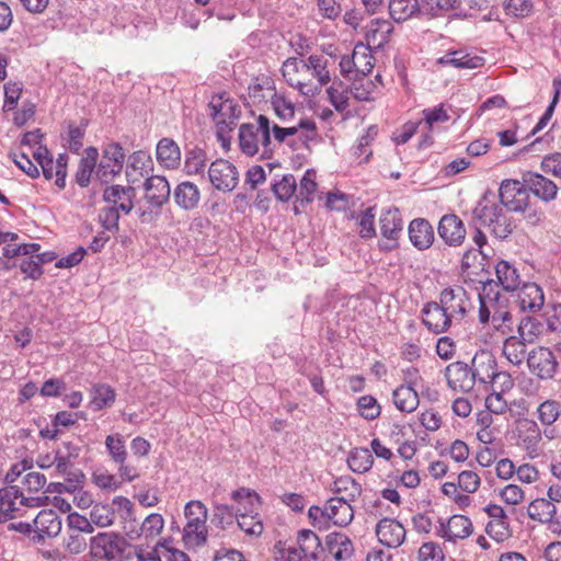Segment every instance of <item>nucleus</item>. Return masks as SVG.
Segmentation results:
<instances>
[{
  "label": "nucleus",
  "instance_id": "obj_23",
  "mask_svg": "<svg viewBox=\"0 0 561 561\" xmlns=\"http://www.w3.org/2000/svg\"><path fill=\"white\" fill-rule=\"evenodd\" d=\"M409 238L415 248L426 250L434 242V229L426 219H414L409 226Z\"/></svg>",
  "mask_w": 561,
  "mask_h": 561
},
{
  "label": "nucleus",
  "instance_id": "obj_24",
  "mask_svg": "<svg viewBox=\"0 0 561 561\" xmlns=\"http://www.w3.org/2000/svg\"><path fill=\"white\" fill-rule=\"evenodd\" d=\"M35 533L39 539L45 537H55L61 530V520L53 510H43L33 520Z\"/></svg>",
  "mask_w": 561,
  "mask_h": 561
},
{
  "label": "nucleus",
  "instance_id": "obj_35",
  "mask_svg": "<svg viewBox=\"0 0 561 561\" xmlns=\"http://www.w3.org/2000/svg\"><path fill=\"white\" fill-rule=\"evenodd\" d=\"M98 157L99 151L96 148L89 147L85 149V156L81 158L76 172V182L79 186L87 187L89 185Z\"/></svg>",
  "mask_w": 561,
  "mask_h": 561
},
{
  "label": "nucleus",
  "instance_id": "obj_1",
  "mask_svg": "<svg viewBox=\"0 0 561 561\" xmlns=\"http://www.w3.org/2000/svg\"><path fill=\"white\" fill-rule=\"evenodd\" d=\"M323 56L311 55L306 60L295 57L283 62L282 75L286 82L304 95H313L331 80Z\"/></svg>",
  "mask_w": 561,
  "mask_h": 561
},
{
  "label": "nucleus",
  "instance_id": "obj_2",
  "mask_svg": "<svg viewBox=\"0 0 561 561\" xmlns=\"http://www.w3.org/2000/svg\"><path fill=\"white\" fill-rule=\"evenodd\" d=\"M254 124H242L239 128V146L247 156L260 153L264 158H270L273 153L271 141V122L260 115Z\"/></svg>",
  "mask_w": 561,
  "mask_h": 561
},
{
  "label": "nucleus",
  "instance_id": "obj_11",
  "mask_svg": "<svg viewBox=\"0 0 561 561\" xmlns=\"http://www.w3.org/2000/svg\"><path fill=\"white\" fill-rule=\"evenodd\" d=\"M445 378L447 386L457 392H469L476 385L470 365L461 360L446 366Z\"/></svg>",
  "mask_w": 561,
  "mask_h": 561
},
{
  "label": "nucleus",
  "instance_id": "obj_41",
  "mask_svg": "<svg viewBox=\"0 0 561 561\" xmlns=\"http://www.w3.org/2000/svg\"><path fill=\"white\" fill-rule=\"evenodd\" d=\"M206 151L197 146L186 150L184 171L187 175L204 174L207 164Z\"/></svg>",
  "mask_w": 561,
  "mask_h": 561
},
{
  "label": "nucleus",
  "instance_id": "obj_3",
  "mask_svg": "<svg viewBox=\"0 0 561 561\" xmlns=\"http://www.w3.org/2000/svg\"><path fill=\"white\" fill-rule=\"evenodd\" d=\"M473 217L499 240H506L514 231L515 225L507 211L496 203H479L473 209Z\"/></svg>",
  "mask_w": 561,
  "mask_h": 561
},
{
  "label": "nucleus",
  "instance_id": "obj_29",
  "mask_svg": "<svg viewBox=\"0 0 561 561\" xmlns=\"http://www.w3.org/2000/svg\"><path fill=\"white\" fill-rule=\"evenodd\" d=\"M325 547L335 561H346L354 552L351 539L342 533H331L325 537Z\"/></svg>",
  "mask_w": 561,
  "mask_h": 561
},
{
  "label": "nucleus",
  "instance_id": "obj_52",
  "mask_svg": "<svg viewBox=\"0 0 561 561\" xmlns=\"http://www.w3.org/2000/svg\"><path fill=\"white\" fill-rule=\"evenodd\" d=\"M105 447L114 462L123 465L127 458L125 440L121 434L108 435L105 438Z\"/></svg>",
  "mask_w": 561,
  "mask_h": 561
},
{
  "label": "nucleus",
  "instance_id": "obj_57",
  "mask_svg": "<svg viewBox=\"0 0 561 561\" xmlns=\"http://www.w3.org/2000/svg\"><path fill=\"white\" fill-rule=\"evenodd\" d=\"M357 409L360 415L369 421L377 419L380 415L381 408L373 396H363L357 400Z\"/></svg>",
  "mask_w": 561,
  "mask_h": 561
},
{
  "label": "nucleus",
  "instance_id": "obj_59",
  "mask_svg": "<svg viewBox=\"0 0 561 561\" xmlns=\"http://www.w3.org/2000/svg\"><path fill=\"white\" fill-rule=\"evenodd\" d=\"M272 105L275 114L282 122H287L295 115V105L284 95L274 94L272 98Z\"/></svg>",
  "mask_w": 561,
  "mask_h": 561
},
{
  "label": "nucleus",
  "instance_id": "obj_58",
  "mask_svg": "<svg viewBox=\"0 0 561 561\" xmlns=\"http://www.w3.org/2000/svg\"><path fill=\"white\" fill-rule=\"evenodd\" d=\"M538 417L545 425L553 424L561 414L560 405L554 400H547L538 407Z\"/></svg>",
  "mask_w": 561,
  "mask_h": 561
},
{
  "label": "nucleus",
  "instance_id": "obj_22",
  "mask_svg": "<svg viewBox=\"0 0 561 561\" xmlns=\"http://www.w3.org/2000/svg\"><path fill=\"white\" fill-rule=\"evenodd\" d=\"M271 130L273 131L275 140L279 144L284 142L287 137L298 134L299 140L307 142L316 135V124L310 119H300L297 126L279 127L276 124L271 125Z\"/></svg>",
  "mask_w": 561,
  "mask_h": 561
},
{
  "label": "nucleus",
  "instance_id": "obj_10",
  "mask_svg": "<svg viewBox=\"0 0 561 561\" xmlns=\"http://www.w3.org/2000/svg\"><path fill=\"white\" fill-rule=\"evenodd\" d=\"M380 233L387 241H380L379 248L382 251H391L397 248L398 239L403 229L402 218L397 208L383 211L379 219Z\"/></svg>",
  "mask_w": 561,
  "mask_h": 561
},
{
  "label": "nucleus",
  "instance_id": "obj_25",
  "mask_svg": "<svg viewBox=\"0 0 561 561\" xmlns=\"http://www.w3.org/2000/svg\"><path fill=\"white\" fill-rule=\"evenodd\" d=\"M392 31L393 25L388 20L375 19L370 21L366 33L367 45L376 49L382 48L389 42Z\"/></svg>",
  "mask_w": 561,
  "mask_h": 561
},
{
  "label": "nucleus",
  "instance_id": "obj_16",
  "mask_svg": "<svg viewBox=\"0 0 561 561\" xmlns=\"http://www.w3.org/2000/svg\"><path fill=\"white\" fill-rule=\"evenodd\" d=\"M145 199L152 206L160 208L170 198V184L164 176L152 175L148 178L144 184Z\"/></svg>",
  "mask_w": 561,
  "mask_h": 561
},
{
  "label": "nucleus",
  "instance_id": "obj_39",
  "mask_svg": "<svg viewBox=\"0 0 561 561\" xmlns=\"http://www.w3.org/2000/svg\"><path fill=\"white\" fill-rule=\"evenodd\" d=\"M240 507H233L227 504H214L210 523L219 529H228L237 520V514Z\"/></svg>",
  "mask_w": 561,
  "mask_h": 561
},
{
  "label": "nucleus",
  "instance_id": "obj_33",
  "mask_svg": "<svg viewBox=\"0 0 561 561\" xmlns=\"http://www.w3.org/2000/svg\"><path fill=\"white\" fill-rule=\"evenodd\" d=\"M392 399L396 408L405 413H412L419 407V394L411 385H401L393 390Z\"/></svg>",
  "mask_w": 561,
  "mask_h": 561
},
{
  "label": "nucleus",
  "instance_id": "obj_53",
  "mask_svg": "<svg viewBox=\"0 0 561 561\" xmlns=\"http://www.w3.org/2000/svg\"><path fill=\"white\" fill-rule=\"evenodd\" d=\"M274 550L276 561H310L299 545L287 546L285 542L278 541Z\"/></svg>",
  "mask_w": 561,
  "mask_h": 561
},
{
  "label": "nucleus",
  "instance_id": "obj_54",
  "mask_svg": "<svg viewBox=\"0 0 561 561\" xmlns=\"http://www.w3.org/2000/svg\"><path fill=\"white\" fill-rule=\"evenodd\" d=\"M272 190L282 202L290 199L297 191V182L293 174H285L279 181L273 183Z\"/></svg>",
  "mask_w": 561,
  "mask_h": 561
},
{
  "label": "nucleus",
  "instance_id": "obj_37",
  "mask_svg": "<svg viewBox=\"0 0 561 561\" xmlns=\"http://www.w3.org/2000/svg\"><path fill=\"white\" fill-rule=\"evenodd\" d=\"M388 7L396 22H404L421 12L419 0H390Z\"/></svg>",
  "mask_w": 561,
  "mask_h": 561
},
{
  "label": "nucleus",
  "instance_id": "obj_44",
  "mask_svg": "<svg viewBox=\"0 0 561 561\" xmlns=\"http://www.w3.org/2000/svg\"><path fill=\"white\" fill-rule=\"evenodd\" d=\"M495 287L493 280H490L483 285L482 291L478 294L480 301L479 321L481 323H488L491 320L492 308L496 305V296L493 295Z\"/></svg>",
  "mask_w": 561,
  "mask_h": 561
},
{
  "label": "nucleus",
  "instance_id": "obj_40",
  "mask_svg": "<svg viewBox=\"0 0 561 561\" xmlns=\"http://www.w3.org/2000/svg\"><path fill=\"white\" fill-rule=\"evenodd\" d=\"M237 515L236 522L244 534L259 537L263 533V523L260 519L256 510L253 513H250L248 507H240Z\"/></svg>",
  "mask_w": 561,
  "mask_h": 561
},
{
  "label": "nucleus",
  "instance_id": "obj_5",
  "mask_svg": "<svg viewBox=\"0 0 561 561\" xmlns=\"http://www.w3.org/2000/svg\"><path fill=\"white\" fill-rule=\"evenodd\" d=\"M439 304L451 322L462 320L472 308L468 293L461 286L448 287L442 290Z\"/></svg>",
  "mask_w": 561,
  "mask_h": 561
},
{
  "label": "nucleus",
  "instance_id": "obj_30",
  "mask_svg": "<svg viewBox=\"0 0 561 561\" xmlns=\"http://www.w3.org/2000/svg\"><path fill=\"white\" fill-rule=\"evenodd\" d=\"M325 516L333 522L334 525L345 527L354 518V510L351 503L330 499L325 504Z\"/></svg>",
  "mask_w": 561,
  "mask_h": 561
},
{
  "label": "nucleus",
  "instance_id": "obj_47",
  "mask_svg": "<svg viewBox=\"0 0 561 561\" xmlns=\"http://www.w3.org/2000/svg\"><path fill=\"white\" fill-rule=\"evenodd\" d=\"M64 449L56 450L54 458L56 471L59 474H68L71 466V460L79 456V448L70 442L62 444Z\"/></svg>",
  "mask_w": 561,
  "mask_h": 561
},
{
  "label": "nucleus",
  "instance_id": "obj_63",
  "mask_svg": "<svg viewBox=\"0 0 561 561\" xmlns=\"http://www.w3.org/2000/svg\"><path fill=\"white\" fill-rule=\"evenodd\" d=\"M85 134L84 126L69 124L68 126V148L71 152L79 153L83 147V138Z\"/></svg>",
  "mask_w": 561,
  "mask_h": 561
},
{
  "label": "nucleus",
  "instance_id": "obj_46",
  "mask_svg": "<svg viewBox=\"0 0 561 561\" xmlns=\"http://www.w3.org/2000/svg\"><path fill=\"white\" fill-rule=\"evenodd\" d=\"M527 513L533 520L548 523L553 518L556 514V506L549 500L536 499L530 502Z\"/></svg>",
  "mask_w": 561,
  "mask_h": 561
},
{
  "label": "nucleus",
  "instance_id": "obj_43",
  "mask_svg": "<svg viewBox=\"0 0 561 561\" xmlns=\"http://www.w3.org/2000/svg\"><path fill=\"white\" fill-rule=\"evenodd\" d=\"M297 545L310 561L317 560L322 551L319 537L310 529H302L298 533Z\"/></svg>",
  "mask_w": 561,
  "mask_h": 561
},
{
  "label": "nucleus",
  "instance_id": "obj_60",
  "mask_svg": "<svg viewBox=\"0 0 561 561\" xmlns=\"http://www.w3.org/2000/svg\"><path fill=\"white\" fill-rule=\"evenodd\" d=\"M142 535L146 539L159 536L164 527V519L158 513L149 514L141 523Z\"/></svg>",
  "mask_w": 561,
  "mask_h": 561
},
{
  "label": "nucleus",
  "instance_id": "obj_61",
  "mask_svg": "<svg viewBox=\"0 0 561 561\" xmlns=\"http://www.w3.org/2000/svg\"><path fill=\"white\" fill-rule=\"evenodd\" d=\"M90 519L99 527H107L113 524L114 512L106 505L96 504L90 512Z\"/></svg>",
  "mask_w": 561,
  "mask_h": 561
},
{
  "label": "nucleus",
  "instance_id": "obj_7",
  "mask_svg": "<svg viewBox=\"0 0 561 561\" xmlns=\"http://www.w3.org/2000/svg\"><path fill=\"white\" fill-rule=\"evenodd\" d=\"M527 191L524 180H504L499 188L500 205L511 211H525L529 199Z\"/></svg>",
  "mask_w": 561,
  "mask_h": 561
},
{
  "label": "nucleus",
  "instance_id": "obj_9",
  "mask_svg": "<svg viewBox=\"0 0 561 561\" xmlns=\"http://www.w3.org/2000/svg\"><path fill=\"white\" fill-rule=\"evenodd\" d=\"M125 162V153L117 142L108 144L104 150L102 160L96 170V176L107 183L123 170Z\"/></svg>",
  "mask_w": 561,
  "mask_h": 561
},
{
  "label": "nucleus",
  "instance_id": "obj_49",
  "mask_svg": "<svg viewBox=\"0 0 561 561\" xmlns=\"http://www.w3.org/2000/svg\"><path fill=\"white\" fill-rule=\"evenodd\" d=\"M317 186L314 171L308 170L300 180L299 187L296 191L298 192L296 195L297 201H299L302 206L312 202Z\"/></svg>",
  "mask_w": 561,
  "mask_h": 561
},
{
  "label": "nucleus",
  "instance_id": "obj_55",
  "mask_svg": "<svg viewBox=\"0 0 561 561\" xmlns=\"http://www.w3.org/2000/svg\"><path fill=\"white\" fill-rule=\"evenodd\" d=\"M541 324L533 317H525L517 327V337L531 344L540 333Z\"/></svg>",
  "mask_w": 561,
  "mask_h": 561
},
{
  "label": "nucleus",
  "instance_id": "obj_14",
  "mask_svg": "<svg viewBox=\"0 0 561 561\" xmlns=\"http://www.w3.org/2000/svg\"><path fill=\"white\" fill-rule=\"evenodd\" d=\"M376 535L383 546L398 548L405 539V528L397 519L385 517L377 524Z\"/></svg>",
  "mask_w": 561,
  "mask_h": 561
},
{
  "label": "nucleus",
  "instance_id": "obj_34",
  "mask_svg": "<svg viewBox=\"0 0 561 561\" xmlns=\"http://www.w3.org/2000/svg\"><path fill=\"white\" fill-rule=\"evenodd\" d=\"M332 491L339 496V501L354 502L362 494V485L352 477L344 476L334 480Z\"/></svg>",
  "mask_w": 561,
  "mask_h": 561
},
{
  "label": "nucleus",
  "instance_id": "obj_28",
  "mask_svg": "<svg viewBox=\"0 0 561 561\" xmlns=\"http://www.w3.org/2000/svg\"><path fill=\"white\" fill-rule=\"evenodd\" d=\"M175 204L184 210L195 209L201 201V192L196 184L190 181L181 182L173 192Z\"/></svg>",
  "mask_w": 561,
  "mask_h": 561
},
{
  "label": "nucleus",
  "instance_id": "obj_27",
  "mask_svg": "<svg viewBox=\"0 0 561 561\" xmlns=\"http://www.w3.org/2000/svg\"><path fill=\"white\" fill-rule=\"evenodd\" d=\"M495 275L497 282L494 283L496 287L500 285L505 291H514L520 287L522 277L517 267L508 261L501 260L495 265Z\"/></svg>",
  "mask_w": 561,
  "mask_h": 561
},
{
  "label": "nucleus",
  "instance_id": "obj_19",
  "mask_svg": "<svg viewBox=\"0 0 561 561\" xmlns=\"http://www.w3.org/2000/svg\"><path fill=\"white\" fill-rule=\"evenodd\" d=\"M473 531L471 520L463 515H454L446 523L439 525V535L449 540L468 538Z\"/></svg>",
  "mask_w": 561,
  "mask_h": 561
},
{
  "label": "nucleus",
  "instance_id": "obj_38",
  "mask_svg": "<svg viewBox=\"0 0 561 561\" xmlns=\"http://www.w3.org/2000/svg\"><path fill=\"white\" fill-rule=\"evenodd\" d=\"M368 45L357 44L351 56V61L354 65V70L357 76H367L374 68V57L370 53Z\"/></svg>",
  "mask_w": 561,
  "mask_h": 561
},
{
  "label": "nucleus",
  "instance_id": "obj_15",
  "mask_svg": "<svg viewBox=\"0 0 561 561\" xmlns=\"http://www.w3.org/2000/svg\"><path fill=\"white\" fill-rule=\"evenodd\" d=\"M523 180L525 182V186L536 197L543 202H551L556 199L558 194V186L553 181L536 172L524 173Z\"/></svg>",
  "mask_w": 561,
  "mask_h": 561
},
{
  "label": "nucleus",
  "instance_id": "obj_64",
  "mask_svg": "<svg viewBox=\"0 0 561 561\" xmlns=\"http://www.w3.org/2000/svg\"><path fill=\"white\" fill-rule=\"evenodd\" d=\"M541 169L543 172L561 179V153L554 152L546 156L541 161Z\"/></svg>",
  "mask_w": 561,
  "mask_h": 561
},
{
  "label": "nucleus",
  "instance_id": "obj_17",
  "mask_svg": "<svg viewBox=\"0 0 561 561\" xmlns=\"http://www.w3.org/2000/svg\"><path fill=\"white\" fill-rule=\"evenodd\" d=\"M28 501L16 486L0 489V523L14 518L15 512L28 505Z\"/></svg>",
  "mask_w": 561,
  "mask_h": 561
},
{
  "label": "nucleus",
  "instance_id": "obj_20",
  "mask_svg": "<svg viewBox=\"0 0 561 561\" xmlns=\"http://www.w3.org/2000/svg\"><path fill=\"white\" fill-rule=\"evenodd\" d=\"M470 367L474 383H489L494 378L496 360L490 352L481 351L472 357Z\"/></svg>",
  "mask_w": 561,
  "mask_h": 561
},
{
  "label": "nucleus",
  "instance_id": "obj_18",
  "mask_svg": "<svg viewBox=\"0 0 561 561\" xmlns=\"http://www.w3.org/2000/svg\"><path fill=\"white\" fill-rule=\"evenodd\" d=\"M422 322L433 333L438 334L448 330L451 321L439 302H427L422 309Z\"/></svg>",
  "mask_w": 561,
  "mask_h": 561
},
{
  "label": "nucleus",
  "instance_id": "obj_13",
  "mask_svg": "<svg viewBox=\"0 0 561 561\" xmlns=\"http://www.w3.org/2000/svg\"><path fill=\"white\" fill-rule=\"evenodd\" d=\"M438 234L448 245L458 247L466 238V228L457 215L448 214L439 220Z\"/></svg>",
  "mask_w": 561,
  "mask_h": 561
},
{
  "label": "nucleus",
  "instance_id": "obj_4",
  "mask_svg": "<svg viewBox=\"0 0 561 561\" xmlns=\"http://www.w3.org/2000/svg\"><path fill=\"white\" fill-rule=\"evenodd\" d=\"M126 541L114 533H100L90 540L91 554L106 561H123Z\"/></svg>",
  "mask_w": 561,
  "mask_h": 561
},
{
  "label": "nucleus",
  "instance_id": "obj_48",
  "mask_svg": "<svg viewBox=\"0 0 561 561\" xmlns=\"http://www.w3.org/2000/svg\"><path fill=\"white\" fill-rule=\"evenodd\" d=\"M347 463L353 472L365 473L373 467L374 458L367 448H355L351 451Z\"/></svg>",
  "mask_w": 561,
  "mask_h": 561
},
{
  "label": "nucleus",
  "instance_id": "obj_8",
  "mask_svg": "<svg viewBox=\"0 0 561 561\" xmlns=\"http://www.w3.org/2000/svg\"><path fill=\"white\" fill-rule=\"evenodd\" d=\"M208 179L216 190L231 192L239 183V172L228 160L217 159L208 168Z\"/></svg>",
  "mask_w": 561,
  "mask_h": 561
},
{
  "label": "nucleus",
  "instance_id": "obj_42",
  "mask_svg": "<svg viewBox=\"0 0 561 561\" xmlns=\"http://www.w3.org/2000/svg\"><path fill=\"white\" fill-rule=\"evenodd\" d=\"M115 390L106 383H96L91 389L90 404L94 411H101L115 402Z\"/></svg>",
  "mask_w": 561,
  "mask_h": 561
},
{
  "label": "nucleus",
  "instance_id": "obj_36",
  "mask_svg": "<svg viewBox=\"0 0 561 561\" xmlns=\"http://www.w3.org/2000/svg\"><path fill=\"white\" fill-rule=\"evenodd\" d=\"M527 345L528 343L518 339L516 335H511L505 339L503 344V355L514 366H519L527 360Z\"/></svg>",
  "mask_w": 561,
  "mask_h": 561
},
{
  "label": "nucleus",
  "instance_id": "obj_31",
  "mask_svg": "<svg viewBox=\"0 0 561 561\" xmlns=\"http://www.w3.org/2000/svg\"><path fill=\"white\" fill-rule=\"evenodd\" d=\"M157 160L168 169L176 168L181 160V151L176 142L170 138H162L157 145Z\"/></svg>",
  "mask_w": 561,
  "mask_h": 561
},
{
  "label": "nucleus",
  "instance_id": "obj_56",
  "mask_svg": "<svg viewBox=\"0 0 561 561\" xmlns=\"http://www.w3.org/2000/svg\"><path fill=\"white\" fill-rule=\"evenodd\" d=\"M231 499L237 503V507H248L250 513L257 510L260 497L254 492L247 488H239L231 493Z\"/></svg>",
  "mask_w": 561,
  "mask_h": 561
},
{
  "label": "nucleus",
  "instance_id": "obj_51",
  "mask_svg": "<svg viewBox=\"0 0 561 561\" xmlns=\"http://www.w3.org/2000/svg\"><path fill=\"white\" fill-rule=\"evenodd\" d=\"M493 295L496 296V305L492 308L491 322L496 330H500L502 325L511 321L512 316L507 310L506 297L494 290Z\"/></svg>",
  "mask_w": 561,
  "mask_h": 561
},
{
  "label": "nucleus",
  "instance_id": "obj_26",
  "mask_svg": "<svg viewBox=\"0 0 561 561\" xmlns=\"http://www.w3.org/2000/svg\"><path fill=\"white\" fill-rule=\"evenodd\" d=\"M186 524L183 528L182 540L185 548L195 549L202 547L207 541V519H186Z\"/></svg>",
  "mask_w": 561,
  "mask_h": 561
},
{
  "label": "nucleus",
  "instance_id": "obj_21",
  "mask_svg": "<svg viewBox=\"0 0 561 561\" xmlns=\"http://www.w3.org/2000/svg\"><path fill=\"white\" fill-rule=\"evenodd\" d=\"M518 289L516 302L522 311L537 312L542 308L543 291L536 283H524Z\"/></svg>",
  "mask_w": 561,
  "mask_h": 561
},
{
  "label": "nucleus",
  "instance_id": "obj_50",
  "mask_svg": "<svg viewBox=\"0 0 561 561\" xmlns=\"http://www.w3.org/2000/svg\"><path fill=\"white\" fill-rule=\"evenodd\" d=\"M329 100L334 108L343 112L348 106V89L340 80L333 81L332 85L327 90Z\"/></svg>",
  "mask_w": 561,
  "mask_h": 561
},
{
  "label": "nucleus",
  "instance_id": "obj_6",
  "mask_svg": "<svg viewBox=\"0 0 561 561\" xmlns=\"http://www.w3.org/2000/svg\"><path fill=\"white\" fill-rule=\"evenodd\" d=\"M527 365L530 373L541 380L552 379L559 366L553 351L545 346H537L528 353Z\"/></svg>",
  "mask_w": 561,
  "mask_h": 561
},
{
  "label": "nucleus",
  "instance_id": "obj_32",
  "mask_svg": "<svg viewBox=\"0 0 561 561\" xmlns=\"http://www.w3.org/2000/svg\"><path fill=\"white\" fill-rule=\"evenodd\" d=\"M439 64L450 65L460 69H476L484 65V59L478 55H470L463 50L447 53L438 59Z\"/></svg>",
  "mask_w": 561,
  "mask_h": 561
},
{
  "label": "nucleus",
  "instance_id": "obj_62",
  "mask_svg": "<svg viewBox=\"0 0 561 561\" xmlns=\"http://www.w3.org/2000/svg\"><path fill=\"white\" fill-rule=\"evenodd\" d=\"M525 432L523 435V443L525 447L529 450H536L539 442L541 440V432L534 421H526L524 424Z\"/></svg>",
  "mask_w": 561,
  "mask_h": 561
},
{
  "label": "nucleus",
  "instance_id": "obj_45",
  "mask_svg": "<svg viewBox=\"0 0 561 561\" xmlns=\"http://www.w3.org/2000/svg\"><path fill=\"white\" fill-rule=\"evenodd\" d=\"M151 163L150 156L145 151H136L129 156L126 167V176L129 183L138 181L139 176L144 175V171Z\"/></svg>",
  "mask_w": 561,
  "mask_h": 561
},
{
  "label": "nucleus",
  "instance_id": "obj_12",
  "mask_svg": "<svg viewBox=\"0 0 561 561\" xmlns=\"http://www.w3.org/2000/svg\"><path fill=\"white\" fill-rule=\"evenodd\" d=\"M102 198L121 214L128 215L134 208L136 192L131 186L111 185L105 187Z\"/></svg>",
  "mask_w": 561,
  "mask_h": 561
}]
</instances>
